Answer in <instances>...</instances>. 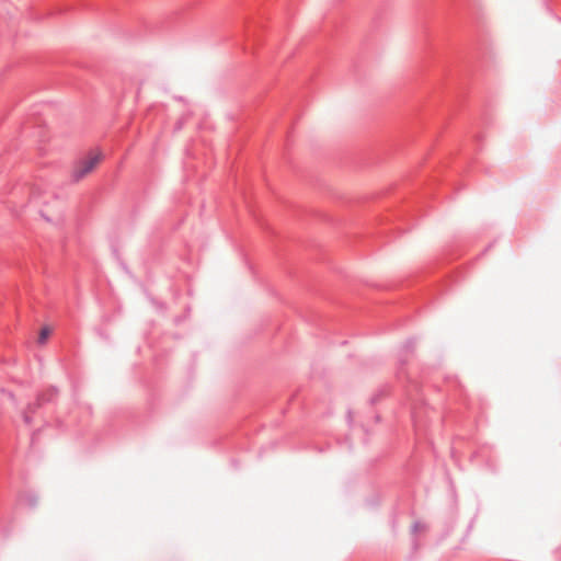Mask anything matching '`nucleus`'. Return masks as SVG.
I'll use <instances>...</instances> for the list:
<instances>
[{
  "mask_svg": "<svg viewBox=\"0 0 561 561\" xmlns=\"http://www.w3.org/2000/svg\"><path fill=\"white\" fill-rule=\"evenodd\" d=\"M103 160V153L99 150L89 152L80 159L72 169V178L80 181L91 174Z\"/></svg>",
  "mask_w": 561,
  "mask_h": 561,
  "instance_id": "1",
  "label": "nucleus"
},
{
  "mask_svg": "<svg viewBox=\"0 0 561 561\" xmlns=\"http://www.w3.org/2000/svg\"><path fill=\"white\" fill-rule=\"evenodd\" d=\"M50 334H51V329L49 327L42 328L38 339H37V343L41 345H44L47 342Z\"/></svg>",
  "mask_w": 561,
  "mask_h": 561,
  "instance_id": "2",
  "label": "nucleus"
}]
</instances>
